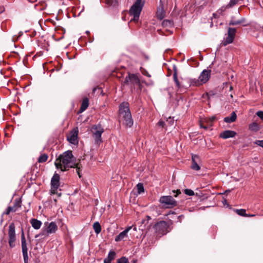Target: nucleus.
Here are the masks:
<instances>
[{
    "mask_svg": "<svg viewBox=\"0 0 263 263\" xmlns=\"http://www.w3.org/2000/svg\"><path fill=\"white\" fill-rule=\"evenodd\" d=\"M159 202L167 208H171L177 205L176 201L172 196H163L159 199Z\"/></svg>",
    "mask_w": 263,
    "mask_h": 263,
    "instance_id": "nucleus-9",
    "label": "nucleus"
},
{
    "mask_svg": "<svg viewBox=\"0 0 263 263\" xmlns=\"http://www.w3.org/2000/svg\"><path fill=\"white\" fill-rule=\"evenodd\" d=\"M158 124L159 126L163 127L165 125V122L163 121H159V122L158 123Z\"/></svg>",
    "mask_w": 263,
    "mask_h": 263,
    "instance_id": "nucleus-41",
    "label": "nucleus"
},
{
    "mask_svg": "<svg viewBox=\"0 0 263 263\" xmlns=\"http://www.w3.org/2000/svg\"><path fill=\"white\" fill-rule=\"evenodd\" d=\"M249 129L253 132H257L260 129L259 125L256 122H253L249 125Z\"/></svg>",
    "mask_w": 263,
    "mask_h": 263,
    "instance_id": "nucleus-22",
    "label": "nucleus"
},
{
    "mask_svg": "<svg viewBox=\"0 0 263 263\" xmlns=\"http://www.w3.org/2000/svg\"><path fill=\"white\" fill-rule=\"evenodd\" d=\"M137 192L139 194H140L144 192V186L142 183H139L136 185Z\"/></svg>",
    "mask_w": 263,
    "mask_h": 263,
    "instance_id": "nucleus-28",
    "label": "nucleus"
},
{
    "mask_svg": "<svg viewBox=\"0 0 263 263\" xmlns=\"http://www.w3.org/2000/svg\"><path fill=\"white\" fill-rule=\"evenodd\" d=\"M54 164L56 167L58 169H60L62 171L68 170L70 168L76 167L79 178L81 177L80 165L74 161V157L71 151H66L60 155L56 159Z\"/></svg>",
    "mask_w": 263,
    "mask_h": 263,
    "instance_id": "nucleus-1",
    "label": "nucleus"
},
{
    "mask_svg": "<svg viewBox=\"0 0 263 263\" xmlns=\"http://www.w3.org/2000/svg\"><path fill=\"white\" fill-rule=\"evenodd\" d=\"M119 117L123 120V123L128 127L133 126L134 121L128 102H124L120 104L119 108Z\"/></svg>",
    "mask_w": 263,
    "mask_h": 263,
    "instance_id": "nucleus-2",
    "label": "nucleus"
},
{
    "mask_svg": "<svg viewBox=\"0 0 263 263\" xmlns=\"http://www.w3.org/2000/svg\"><path fill=\"white\" fill-rule=\"evenodd\" d=\"M4 8L3 7H0V13H2L4 11Z\"/></svg>",
    "mask_w": 263,
    "mask_h": 263,
    "instance_id": "nucleus-44",
    "label": "nucleus"
},
{
    "mask_svg": "<svg viewBox=\"0 0 263 263\" xmlns=\"http://www.w3.org/2000/svg\"><path fill=\"white\" fill-rule=\"evenodd\" d=\"M118 263H129L127 258L125 257H122L117 260Z\"/></svg>",
    "mask_w": 263,
    "mask_h": 263,
    "instance_id": "nucleus-32",
    "label": "nucleus"
},
{
    "mask_svg": "<svg viewBox=\"0 0 263 263\" xmlns=\"http://www.w3.org/2000/svg\"><path fill=\"white\" fill-rule=\"evenodd\" d=\"M257 116L260 118L261 120H263V111H258L256 113Z\"/></svg>",
    "mask_w": 263,
    "mask_h": 263,
    "instance_id": "nucleus-39",
    "label": "nucleus"
},
{
    "mask_svg": "<svg viewBox=\"0 0 263 263\" xmlns=\"http://www.w3.org/2000/svg\"><path fill=\"white\" fill-rule=\"evenodd\" d=\"M132 227H128L123 231L121 232L118 235L116 236L115 240L118 242L123 240L124 238L127 237L128 232L131 230Z\"/></svg>",
    "mask_w": 263,
    "mask_h": 263,
    "instance_id": "nucleus-16",
    "label": "nucleus"
},
{
    "mask_svg": "<svg viewBox=\"0 0 263 263\" xmlns=\"http://www.w3.org/2000/svg\"><path fill=\"white\" fill-rule=\"evenodd\" d=\"M236 133L233 130H227L222 132L220 134V137L223 139H228L229 138H233L235 136Z\"/></svg>",
    "mask_w": 263,
    "mask_h": 263,
    "instance_id": "nucleus-18",
    "label": "nucleus"
},
{
    "mask_svg": "<svg viewBox=\"0 0 263 263\" xmlns=\"http://www.w3.org/2000/svg\"><path fill=\"white\" fill-rule=\"evenodd\" d=\"M155 232L157 236H161L169 232L171 229L168 223L165 221H160L154 226Z\"/></svg>",
    "mask_w": 263,
    "mask_h": 263,
    "instance_id": "nucleus-5",
    "label": "nucleus"
},
{
    "mask_svg": "<svg viewBox=\"0 0 263 263\" xmlns=\"http://www.w3.org/2000/svg\"><path fill=\"white\" fill-rule=\"evenodd\" d=\"M21 246L24 263H28L27 244L23 230L21 234Z\"/></svg>",
    "mask_w": 263,
    "mask_h": 263,
    "instance_id": "nucleus-11",
    "label": "nucleus"
},
{
    "mask_svg": "<svg viewBox=\"0 0 263 263\" xmlns=\"http://www.w3.org/2000/svg\"><path fill=\"white\" fill-rule=\"evenodd\" d=\"M192 163L191 165V168L193 170L199 171L200 170V167L198 165V162L200 161V157L196 155H192Z\"/></svg>",
    "mask_w": 263,
    "mask_h": 263,
    "instance_id": "nucleus-15",
    "label": "nucleus"
},
{
    "mask_svg": "<svg viewBox=\"0 0 263 263\" xmlns=\"http://www.w3.org/2000/svg\"><path fill=\"white\" fill-rule=\"evenodd\" d=\"M45 224L46 225V228L42 233L36 235L35 236V238H37L40 236L44 235L45 234L49 235L50 234L54 233L58 230V226L54 222H51L50 223L46 222Z\"/></svg>",
    "mask_w": 263,
    "mask_h": 263,
    "instance_id": "nucleus-8",
    "label": "nucleus"
},
{
    "mask_svg": "<svg viewBox=\"0 0 263 263\" xmlns=\"http://www.w3.org/2000/svg\"><path fill=\"white\" fill-rule=\"evenodd\" d=\"M89 105V100L88 98H85L83 100L81 108L80 109V112H82L85 110L88 107Z\"/></svg>",
    "mask_w": 263,
    "mask_h": 263,
    "instance_id": "nucleus-23",
    "label": "nucleus"
},
{
    "mask_svg": "<svg viewBox=\"0 0 263 263\" xmlns=\"http://www.w3.org/2000/svg\"><path fill=\"white\" fill-rule=\"evenodd\" d=\"M236 213L240 216H244V217H247L248 214L246 213V210L245 209H237L236 210Z\"/></svg>",
    "mask_w": 263,
    "mask_h": 263,
    "instance_id": "nucleus-29",
    "label": "nucleus"
},
{
    "mask_svg": "<svg viewBox=\"0 0 263 263\" xmlns=\"http://www.w3.org/2000/svg\"><path fill=\"white\" fill-rule=\"evenodd\" d=\"M48 156L46 154H42L38 158L37 161L39 163H44L47 160Z\"/></svg>",
    "mask_w": 263,
    "mask_h": 263,
    "instance_id": "nucleus-27",
    "label": "nucleus"
},
{
    "mask_svg": "<svg viewBox=\"0 0 263 263\" xmlns=\"http://www.w3.org/2000/svg\"><path fill=\"white\" fill-rule=\"evenodd\" d=\"M105 4L109 6L116 7L118 5V0H104Z\"/></svg>",
    "mask_w": 263,
    "mask_h": 263,
    "instance_id": "nucleus-26",
    "label": "nucleus"
},
{
    "mask_svg": "<svg viewBox=\"0 0 263 263\" xmlns=\"http://www.w3.org/2000/svg\"><path fill=\"white\" fill-rule=\"evenodd\" d=\"M93 228L97 234H98L101 231V227L99 222H95L93 223Z\"/></svg>",
    "mask_w": 263,
    "mask_h": 263,
    "instance_id": "nucleus-25",
    "label": "nucleus"
},
{
    "mask_svg": "<svg viewBox=\"0 0 263 263\" xmlns=\"http://www.w3.org/2000/svg\"><path fill=\"white\" fill-rule=\"evenodd\" d=\"M104 263H111V262H107L106 260H104Z\"/></svg>",
    "mask_w": 263,
    "mask_h": 263,
    "instance_id": "nucleus-46",
    "label": "nucleus"
},
{
    "mask_svg": "<svg viewBox=\"0 0 263 263\" xmlns=\"http://www.w3.org/2000/svg\"><path fill=\"white\" fill-rule=\"evenodd\" d=\"M30 222L32 227L35 230H39L40 229L42 223L40 220H39L35 218H32L30 220Z\"/></svg>",
    "mask_w": 263,
    "mask_h": 263,
    "instance_id": "nucleus-20",
    "label": "nucleus"
},
{
    "mask_svg": "<svg viewBox=\"0 0 263 263\" xmlns=\"http://www.w3.org/2000/svg\"><path fill=\"white\" fill-rule=\"evenodd\" d=\"M174 73H176L177 74V68L175 65L173 66Z\"/></svg>",
    "mask_w": 263,
    "mask_h": 263,
    "instance_id": "nucleus-43",
    "label": "nucleus"
},
{
    "mask_svg": "<svg viewBox=\"0 0 263 263\" xmlns=\"http://www.w3.org/2000/svg\"><path fill=\"white\" fill-rule=\"evenodd\" d=\"M211 72V70H203L199 76L198 79H194L191 80V85L198 86L205 83L210 78Z\"/></svg>",
    "mask_w": 263,
    "mask_h": 263,
    "instance_id": "nucleus-6",
    "label": "nucleus"
},
{
    "mask_svg": "<svg viewBox=\"0 0 263 263\" xmlns=\"http://www.w3.org/2000/svg\"><path fill=\"white\" fill-rule=\"evenodd\" d=\"M78 133L79 129L78 127H74L70 131L69 135L67 136V140L73 145H77L78 144Z\"/></svg>",
    "mask_w": 263,
    "mask_h": 263,
    "instance_id": "nucleus-12",
    "label": "nucleus"
},
{
    "mask_svg": "<svg viewBox=\"0 0 263 263\" xmlns=\"http://www.w3.org/2000/svg\"><path fill=\"white\" fill-rule=\"evenodd\" d=\"M123 84L124 85L129 86L132 91L133 89H135L136 87H137V91L138 93L142 91V85L141 84L140 79L135 74L128 73L125 77Z\"/></svg>",
    "mask_w": 263,
    "mask_h": 263,
    "instance_id": "nucleus-3",
    "label": "nucleus"
},
{
    "mask_svg": "<svg viewBox=\"0 0 263 263\" xmlns=\"http://www.w3.org/2000/svg\"><path fill=\"white\" fill-rule=\"evenodd\" d=\"M184 193L189 196H193L194 195V192L193 190L187 189L184 190Z\"/></svg>",
    "mask_w": 263,
    "mask_h": 263,
    "instance_id": "nucleus-33",
    "label": "nucleus"
},
{
    "mask_svg": "<svg viewBox=\"0 0 263 263\" xmlns=\"http://www.w3.org/2000/svg\"><path fill=\"white\" fill-rule=\"evenodd\" d=\"M10 212H11V209H10V208L8 207L6 212L4 214H5L6 215H9Z\"/></svg>",
    "mask_w": 263,
    "mask_h": 263,
    "instance_id": "nucleus-42",
    "label": "nucleus"
},
{
    "mask_svg": "<svg viewBox=\"0 0 263 263\" xmlns=\"http://www.w3.org/2000/svg\"><path fill=\"white\" fill-rule=\"evenodd\" d=\"M166 122L168 124L170 125H172L173 124L174 121V119L170 117L168 119L166 120Z\"/></svg>",
    "mask_w": 263,
    "mask_h": 263,
    "instance_id": "nucleus-38",
    "label": "nucleus"
},
{
    "mask_svg": "<svg viewBox=\"0 0 263 263\" xmlns=\"http://www.w3.org/2000/svg\"><path fill=\"white\" fill-rule=\"evenodd\" d=\"M236 30L234 28H229L228 31V36L222 43L223 46H226L232 43L235 36Z\"/></svg>",
    "mask_w": 263,
    "mask_h": 263,
    "instance_id": "nucleus-13",
    "label": "nucleus"
},
{
    "mask_svg": "<svg viewBox=\"0 0 263 263\" xmlns=\"http://www.w3.org/2000/svg\"><path fill=\"white\" fill-rule=\"evenodd\" d=\"M173 80L175 83L176 87H177L178 88H180V84L179 81L178 79L177 75L176 73H173Z\"/></svg>",
    "mask_w": 263,
    "mask_h": 263,
    "instance_id": "nucleus-30",
    "label": "nucleus"
},
{
    "mask_svg": "<svg viewBox=\"0 0 263 263\" xmlns=\"http://www.w3.org/2000/svg\"><path fill=\"white\" fill-rule=\"evenodd\" d=\"M237 118L236 114L235 112L231 113L230 117H227L224 118V121L226 123H230L234 122Z\"/></svg>",
    "mask_w": 263,
    "mask_h": 263,
    "instance_id": "nucleus-21",
    "label": "nucleus"
},
{
    "mask_svg": "<svg viewBox=\"0 0 263 263\" xmlns=\"http://www.w3.org/2000/svg\"><path fill=\"white\" fill-rule=\"evenodd\" d=\"M215 120L216 117L215 116H212L206 120V122L208 124L207 125H204L203 124H200V127L205 129H207L212 126V123Z\"/></svg>",
    "mask_w": 263,
    "mask_h": 263,
    "instance_id": "nucleus-19",
    "label": "nucleus"
},
{
    "mask_svg": "<svg viewBox=\"0 0 263 263\" xmlns=\"http://www.w3.org/2000/svg\"><path fill=\"white\" fill-rule=\"evenodd\" d=\"M241 23V21H231L229 24L230 25H236Z\"/></svg>",
    "mask_w": 263,
    "mask_h": 263,
    "instance_id": "nucleus-36",
    "label": "nucleus"
},
{
    "mask_svg": "<svg viewBox=\"0 0 263 263\" xmlns=\"http://www.w3.org/2000/svg\"><path fill=\"white\" fill-rule=\"evenodd\" d=\"M51 192L52 194H55L60 186V175L55 173L51 180Z\"/></svg>",
    "mask_w": 263,
    "mask_h": 263,
    "instance_id": "nucleus-14",
    "label": "nucleus"
},
{
    "mask_svg": "<svg viewBox=\"0 0 263 263\" xmlns=\"http://www.w3.org/2000/svg\"><path fill=\"white\" fill-rule=\"evenodd\" d=\"M140 71L142 74H143L147 77H149V78H150L151 77V74H149V73L148 72V71L146 70H145V69L141 68Z\"/></svg>",
    "mask_w": 263,
    "mask_h": 263,
    "instance_id": "nucleus-34",
    "label": "nucleus"
},
{
    "mask_svg": "<svg viewBox=\"0 0 263 263\" xmlns=\"http://www.w3.org/2000/svg\"><path fill=\"white\" fill-rule=\"evenodd\" d=\"M172 192L174 194V196L175 197H177L179 194H181V191H180V190H177L176 191L173 190L172 191Z\"/></svg>",
    "mask_w": 263,
    "mask_h": 263,
    "instance_id": "nucleus-37",
    "label": "nucleus"
},
{
    "mask_svg": "<svg viewBox=\"0 0 263 263\" xmlns=\"http://www.w3.org/2000/svg\"><path fill=\"white\" fill-rule=\"evenodd\" d=\"M255 143L263 148V140H256Z\"/></svg>",
    "mask_w": 263,
    "mask_h": 263,
    "instance_id": "nucleus-40",
    "label": "nucleus"
},
{
    "mask_svg": "<svg viewBox=\"0 0 263 263\" xmlns=\"http://www.w3.org/2000/svg\"><path fill=\"white\" fill-rule=\"evenodd\" d=\"M116 256V253L113 251H109L108 256L105 258L104 260H106L107 262H111L112 260H114Z\"/></svg>",
    "mask_w": 263,
    "mask_h": 263,
    "instance_id": "nucleus-24",
    "label": "nucleus"
},
{
    "mask_svg": "<svg viewBox=\"0 0 263 263\" xmlns=\"http://www.w3.org/2000/svg\"><path fill=\"white\" fill-rule=\"evenodd\" d=\"M145 4L144 0H135L133 5L130 7L129 10V14L133 16L131 21L138 22L139 19L140 15Z\"/></svg>",
    "mask_w": 263,
    "mask_h": 263,
    "instance_id": "nucleus-4",
    "label": "nucleus"
},
{
    "mask_svg": "<svg viewBox=\"0 0 263 263\" xmlns=\"http://www.w3.org/2000/svg\"><path fill=\"white\" fill-rule=\"evenodd\" d=\"M104 131L103 128L100 124L92 126L91 132L92 133V137L95 139L96 143L102 142L101 136Z\"/></svg>",
    "mask_w": 263,
    "mask_h": 263,
    "instance_id": "nucleus-7",
    "label": "nucleus"
},
{
    "mask_svg": "<svg viewBox=\"0 0 263 263\" xmlns=\"http://www.w3.org/2000/svg\"><path fill=\"white\" fill-rule=\"evenodd\" d=\"M8 236L9 246L12 248L15 247V242L16 241L15 226L13 223H10L9 226Z\"/></svg>",
    "mask_w": 263,
    "mask_h": 263,
    "instance_id": "nucleus-10",
    "label": "nucleus"
},
{
    "mask_svg": "<svg viewBox=\"0 0 263 263\" xmlns=\"http://www.w3.org/2000/svg\"><path fill=\"white\" fill-rule=\"evenodd\" d=\"M157 16L158 19L162 20L164 17V14L163 11H161V12L158 11L157 13Z\"/></svg>",
    "mask_w": 263,
    "mask_h": 263,
    "instance_id": "nucleus-35",
    "label": "nucleus"
},
{
    "mask_svg": "<svg viewBox=\"0 0 263 263\" xmlns=\"http://www.w3.org/2000/svg\"><path fill=\"white\" fill-rule=\"evenodd\" d=\"M148 219H151V217L149 216H147Z\"/></svg>",
    "mask_w": 263,
    "mask_h": 263,
    "instance_id": "nucleus-47",
    "label": "nucleus"
},
{
    "mask_svg": "<svg viewBox=\"0 0 263 263\" xmlns=\"http://www.w3.org/2000/svg\"><path fill=\"white\" fill-rule=\"evenodd\" d=\"M254 216H255L254 214H250V215L248 214V216L247 217H254Z\"/></svg>",
    "mask_w": 263,
    "mask_h": 263,
    "instance_id": "nucleus-45",
    "label": "nucleus"
},
{
    "mask_svg": "<svg viewBox=\"0 0 263 263\" xmlns=\"http://www.w3.org/2000/svg\"><path fill=\"white\" fill-rule=\"evenodd\" d=\"M20 206H21V205H20V203L17 202V203H15V205H14L13 206H8V208H10L11 212H15L17 210L18 207H20Z\"/></svg>",
    "mask_w": 263,
    "mask_h": 263,
    "instance_id": "nucleus-31",
    "label": "nucleus"
},
{
    "mask_svg": "<svg viewBox=\"0 0 263 263\" xmlns=\"http://www.w3.org/2000/svg\"><path fill=\"white\" fill-rule=\"evenodd\" d=\"M243 0H230L229 3L225 6L221 7L222 10H224L227 9H230L234 6L240 4Z\"/></svg>",
    "mask_w": 263,
    "mask_h": 263,
    "instance_id": "nucleus-17",
    "label": "nucleus"
}]
</instances>
